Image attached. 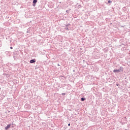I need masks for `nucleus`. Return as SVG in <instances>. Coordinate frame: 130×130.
Masks as SVG:
<instances>
[{"mask_svg":"<svg viewBox=\"0 0 130 130\" xmlns=\"http://www.w3.org/2000/svg\"><path fill=\"white\" fill-rule=\"evenodd\" d=\"M120 71H123V68L120 67V70L115 69L113 70V73H119Z\"/></svg>","mask_w":130,"mask_h":130,"instance_id":"1","label":"nucleus"},{"mask_svg":"<svg viewBox=\"0 0 130 130\" xmlns=\"http://www.w3.org/2000/svg\"><path fill=\"white\" fill-rule=\"evenodd\" d=\"M10 127H11V124H9L7 126H6L5 129L8 130V128H10Z\"/></svg>","mask_w":130,"mask_h":130,"instance_id":"2","label":"nucleus"},{"mask_svg":"<svg viewBox=\"0 0 130 130\" xmlns=\"http://www.w3.org/2000/svg\"><path fill=\"white\" fill-rule=\"evenodd\" d=\"M36 61L35 60V59H31L30 60V63H34V62H36Z\"/></svg>","mask_w":130,"mask_h":130,"instance_id":"3","label":"nucleus"},{"mask_svg":"<svg viewBox=\"0 0 130 130\" xmlns=\"http://www.w3.org/2000/svg\"><path fill=\"white\" fill-rule=\"evenodd\" d=\"M36 3H37V0H34L33 1V6H35V4H36Z\"/></svg>","mask_w":130,"mask_h":130,"instance_id":"4","label":"nucleus"},{"mask_svg":"<svg viewBox=\"0 0 130 130\" xmlns=\"http://www.w3.org/2000/svg\"><path fill=\"white\" fill-rule=\"evenodd\" d=\"M81 101H84V100H86V99L83 98H82L81 99Z\"/></svg>","mask_w":130,"mask_h":130,"instance_id":"5","label":"nucleus"},{"mask_svg":"<svg viewBox=\"0 0 130 130\" xmlns=\"http://www.w3.org/2000/svg\"><path fill=\"white\" fill-rule=\"evenodd\" d=\"M109 4H111L112 3V2L111 1H108Z\"/></svg>","mask_w":130,"mask_h":130,"instance_id":"6","label":"nucleus"},{"mask_svg":"<svg viewBox=\"0 0 130 130\" xmlns=\"http://www.w3.org/2000/svg\"><path fill=\"white\" fill-rule=\"evenodd\" d=\"M10 49H13V47H10Z\"/></svg>","mask_w":130,"mask_h":130,"instance_id":"7","label":"nucleus"},{"mask_svg":"<svg viewBox=\"0 0 130 130\" xmlns=\"http://www.w3.org/2000/svg\"><path fill=\"white\" fill-rule=\"evenodd\" d=\"M70 125H71V123H69V124H68V126H70Z\"/></svg>","mask_w":130,"mask_h":130,"instance_id":"8","label":"nucleus"},{"mask_svg":"<svg viewBox=\"0 0 130 130\" xmlns=\"http://www.w3.org/2000/svg\"><path fill=\"white\" fill-rule=\"evenodd\" d=\"M62 95H66V93H62Z\"/></svg>","mask_w":130,"mask_h":130,"instance_id":"9","label":"nucleus"},{"mask_svg":"<svg viewBox=\"0 0 130 130\" xmlns=\"http://www.w3.org/2000/svg\"><path fill=\"white\" fill-rule=\"evenodd\" d=\"M66 12H68V11H66Z\"/></svg>","mask_w":130,"mask_h":130,"instance_id":"10","label":"nucleus"},{"mask_svg":"<svg viewBox=\"0 0 130 130\" xmlns=\"http://www.w3.org/2000/svg\"><path fill=\"white\" fill-rule=\"evenodd\" d=\"M66 12H68V11H66Z\"/></svg>","mask_w":130,"mask_h":130,"instance_id":"11","label":"nucleus"}]
</instances>
